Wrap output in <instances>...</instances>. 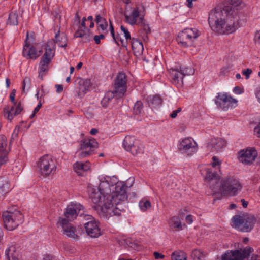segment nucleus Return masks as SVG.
<instances>
[{
  "label": "nucleus",
  "instance_id": "obj_41",
  "mask_svg": "<svg viewBox=\"0 0 260 260\" xmlns=\"http://www.w3.org/2000/svg\"><path fill=\"white\" fill-rule=\"evenodd\" d=\"M7 23L13 25L18 24V15L16 13L12 12L9 14Z\"/></svg>",
  "mask_w": 260,
  "mask_h": 260
},
{
  "label": "nucleus",
  "instance_id": "obj_40",
  "mask_svg": "<svg viewBox=\"0 0 260 260\" xmlns=\"http://www.w3.org/2000/svg\"><path fill=\"white\" fill-rule=\"evenodd\" d=\"M139 207L141 210L143 211H146L148 209H150L151 207V204L150 202L146 199H143L140 202L139 204Z\"/></svg>",
  "mask_w": 260,
  "mask_h": 260
},
{
  "label": "nucleus",
  "instance_id": "obj_26",
  "mask_svg": "<svg viewBox=\"0 0 260 260\" xmlns=\"http://www.w3.org/2000/svg\"><path fill=\"white\" fill-rule=\"evenodd\" d=\"M74 37L76 38H82L83 41L84 42H88L91 40L92 35L89 29H77L74 34Z\"/></svg>",
  "mask_w": 260,
  "mask_h": 260
},
{
  "label": "nucleus",
  "instance_id": "obj_14",
  "mask_svg": "<svg viewBox=\"0 0 260 260\" xmlns=\"http://www.w3.org/2000/svg\"><path fill=\"white\" fill-rule=\"evenodd\" d=\"M178 149L183 153L191 156L197 151L198 145L193 138L186 137L180 141Z\"/></svg>",
  "mask_w": 260,
  "mask_h": 260
},
{
  "label": "nucleus",
  "instance_id": "obj_28",
  "mask_svg": "<svg viewBox=\"0 0 260 260\" xmlns=\"http://www.w3.org/2000/svg\"><path fill=\"white\" fill-rule=\"evenodd\" d=\"M134 136H126L123 142V146L124 148L127 151L134 146V145H138V141Z\"/></svg>",
  "mask_w": 260,
  "mask_h": 260
},
{
  "label": "nucleus",
  "instance_id": "obj_20",
  "mask_svg": "<svg viewBox=\"0 0 260 260\" xmlns=\"http://www.w3.org/2000/svg\"><path fill=\"white\" fill-rule=\"evenodd\" d=\"M171 81L177 87H181L183 84V77L181 73L176 69H171L170 71Z\"/></svg>",
  "mask_w": 260,
  "mask_h": 260
},
{
  "label": "nucleus",
  "instance_id": "obj_1",
  "mask_svg": "<svg viewBox=\"0 0 260 260\" xmlns=\"http://www.w3.org/2000/svg\"><path fill=\"white\" fill-rule=\"evenodd\" d=\"M98 191L89 188L88 192L94 210L103 218L120 216L124 210L122 203L127 199L126 186L123 182L116 183V178L101 175L99 176Z\"/></svg>",
  "mask_w": 260,
  "mask_h": 260
},
{
  "label": "nucleus",
  "instance_id": "obj_11",
  "mask_svg": "<svg viewBox=\"0 0 260 260\" xmlns=\"http://www.w3.org/2000/svg\"><path fill=\"white\" fill-rule=\"evenodd\" d=\"M16 91L13 89L10 94V100L12 104L16 105V110L14 114H11L9 110V106L6 105L3 109L4 116L10 121L13 119L14 117L20 114L24 108V106L21 101L17 102L15 100V95Z\"/></svg>",
  "mask_w": 260,
  "mask_h": 260
},
{
  "label": "nucleus",
  "instance_id": "obj_4",
  "mask_svg": "<svg viewBox=\"0 0 260 260\" xmlns=\"http://www.w3.org/2000/svg\"><path fill=\"white\" fill-rule=\"evenodd\" d=\"M57 162L52 156L44 155L36 163V170L43 177L53 175L56 171Z\"/></svg>",
  "mask_w": 260,
  "mask_h": 260
},
{
  "label": "nucleus",
  "instance_id": "obj_31",
  "mask_svg": "<svg viewBox=\"0 0 260 260\" xmlns=\"http://www.w3.org/2000/svg\"><path fill=\"white\" fill-rule=\"evenodd\" d=\"M170 228L173 231H180L182 229L181 220L178 216L172 217L169 222Z\"/></svg>",
  "mask_w": 260,
  "mask_h": 260
},
{
  "label": "nucleus",
  "instance_id": "obj_36",
  "mask_svg": "<svg viewBox=\"0 0 260 260\" xmlns=\"http://www.w3.org/2000/svg\"><path fill=\"white\" fill-rule=\"evenodd\" d=\"M187 254L181 250L174 251L171 254L172 260H187Z\"/></svg>",
  "mask_w": 260,
  "mask_h": 260
},
{
  "label": "nucleus",
  "instance_id": "obj_18",
  "mask_svg": "<svg viewBox=\"0 0 260 260\" xmlns=\"http://www.w3.org/2000/svg\"><path fill=\"white\" fill-rule=\"evenodd\" d=\"M219 180V176L216 173L212 172L209 169H207L205 180L209 183V187L214 192L218 191V186L217 184Z\"/></svg>",
  "mask_w": 260,
  "mask_h": 260
},
{
  "label": "nucleus",
  "instance_id": "obj_58",
  "mask_svg": "<svg viewBox=\"0 0 260 260\" xmlns=\"http://www.w3.org/2000/svg\"><path fill=\"white\" fill-rule=\"evenodd\" d=\"M56 92L60 93L63 90V86L62 85H56Z\"/></svg>",
  "mask_w": 260,
  "mask_h": 260
},
{
  "label": "nucleus",
  "instance_id": "obj_37",
  "mask_svg": "<svg viewBox=\"0 0 260 260\" xmlns=\"http://www.w3.org/2000/svg\"><path fill=\"white\" fill-rule=\"evenodd\" d=\"M229 2L230 5L226 7H230L237 12L239 9H241L245 6V4L241 0H229Z\"/></svg>",
  "mask_w": 260,
  "mask_h": 260
},
{
  "label": "nucleus",
  "instance_id": "obj_43",
  "mask_svg": "<svg viewBox=\"0 0 260 260\" xmlns=\"http://www.w3.org/2000/svg\"><path fill=\"white\" fill-rule=\"evenodd\" d=\"M143 108V105L142 102L140 101H138L134 105L133 108L134 112L135 114L139 115L141 113Z\"/></svg>",
  "mask_w": 260,
  "mask_h": 260
},
{
  "label": "nucleus",
  "instance_id": "obj_57",
  "mask_svg": "<svg viewBox=\"0 0 260 260\" xmlns=\"http://www.w3.org/2000/svg\"><path fill=\"white\" fill-rule=\"evenodd\" d=\"M154 256L155 259L164 258L165 256L158 252H154Z\"/></svg>",
  "mask_w": 260,
  "mask_h": 260
},
{
  "label": "nucleus",
  "instance_id": "obj_24",
  "mask_svg": "<svg viewBox=\"0 0 260 260\" xmlns=\"http://www.w3.org/2000/svg\"><path fill=\"white\" fill-rule=\"evenodd\" d=\"M11 189L9 180L4 177L0 178V198L7 194Z\"/></svg>",
  "mask_w": 260,
  "mask_h": 260
},
{
  "label": "nucleus",
  "instance_id": "obj_42",
  "mask_svg": "<svg viewBox=\"0 0 260 260\" xmlns=\"http://www.w3.org/2000/svg\"><path fill=\"white\" fill-rule=\"evenodd\" d=\"M179 71L183 77L186 75H192L194 73L193 69L191 67H180Z\"/></svg>",
  "mask_w": 260,
  "mask_h": 260
},
{
  "label": "nucleus",
  "instance_id": "obj_22",
  "mask_svg": "<svg viewBox=\"0 0 260 260\" xmlns=\"http://www.w3.org/2000/svg\"><path fill=\"white\" fill-rule=\"evenodd\" d=\"M57 28V31L55 32V38L53 42V44H57L59 47H65L67 44V38L65 34H60V28L57 26L55 30Z\"/></svg>",
  "mask_w": 260,
  "mask_h": 260
},
{
  "label": "nucleus",
  "instance_id": "obj_44",
  "mask_svg": "<svg viewBox=\"0 0 260 260\" xmlns=\"http://www.w3.org/2000/svg\"><path fill=\"white\" fill-rule=\"evenodd\" d=\"M7 140L6 137L3 135H0V153L7 152Z\"/></svg>",
  "mask_w": 260,
  "mask_h": 260
},
{
  "label": "nucleus",
  "instance_id": "obj_35",
  "mask_svg": "<svg viewBox=\"0 0 260 260\" xmlns=\"http://www.w3.org/2000/svg\"><path fill=\"white\" fill-rule=\"evenodd\" d=\"M114 96H116L114 93V92H112V91H108L101 101V104L102 106L104 108L107 107L109 105V102Z\"/></svg>",
  "mask_w": 260,
  "mask_h": 260
},
{
  "label": "nucleus",
  "instance_id": "obj_27",
  "mask_svg": "<svg viewBox=\"0 0 260 260\" xmlns=\"http://www.w3.org/2000/svg\"><path fill=\"white\" fill-rule=\"evenodd\" d=\"M54 46L55 45L53 44L52 41L47 42L45 52L43 56V59H48L49 62L50 61L54 54Z\"/></svg>",
  "mask_w": 260,
  "mask_h": 260
},
{
  "label": "nucleus",
  "instance_id": "obj_60",
  "mask_svg": "<svg viewBox=\"0 0 260 260\" xmlns=\"http://www.w3.org/2000/svg\"><path fill=\"white\" fill-rule=\"evenodd\" d=\"M233 91L236 94H241L242 93L240 88L238 86L235 87Z\"/></svg>",
  "mask_w": 260,
  "mask_h": 260
},
{
  "label": "nucleus",
  "instance_id": "obj_47",
  "mask_svg": "<svg viewBox=\"0 0 260 260\" xmlns=\"http://www.w3.org/2000/svg\"><path fill=\"white\" fill-rule=\"evenodd\" d=\"M120 29H121L122 32H123V34H124V36L126 39V41L130 42L132 40V39H131L130 33H129V31L128 30V29L126 27H125L124 26H123L122 25L121 26Z\"/></svg>",
  "mask_w": 260,
  "mask_h": 260
},
{
  "label": "nucleus",
  "instance_id": "obj_29",
  "mask_svg": "<svg viewBox=\"0 0 260 260\" xmlns=\"http://www.w3.org/2000/svg\"><path fill=\"white\" fill-rule=\"evenodd\" d=\"M225 145L226 142L223 139L221 138H214L211 140L208 146L211 147L214 150H219L223 148Z\"/></svg>",
  "mask_w": 260,
  "mask_h": 260
},
{
  "label": "nucleus",
  "instance_id": "obj_30",
  "mask_svg": "<svg viewBox=\"0 0 260 260\" xmlns=\"http://www.w3.org/2000/svg\"><path fill=\"white\" fill-rule=\"evenodd\" d=\"M48 59H42L40 62L39 70H38V77L41 80L43 79V77L47 74L48 69V65L49 64Z\"/></svg>",
  "mask_w": 260,
  "mask_h": 260
},
{
  "label": "nucleus",
  "instance_id": "obj_23",
  "mask_svg": "<svg viewBox=\"0 0 260 260\" xmlns=\"http://www.w3.org/2000/svg\"><path fill=\"white\" fill-rule=\"evenodd\" d=\"M130 42L134 55L136 56H140L144 50L142 43L137 39H133Z\"/></svg>",
  "mask_w": 260,
  "mask_h": 260
},
{
  "label": "nucleus",
  "instance_id": "obj_15",
  "mask_svg": "<svg viewBox=\"0 0 260 260\" xmlns=\"http://www.w3.org/2000/svg\"><path fill=\"white\" fill-rule=\"evenodd\" d=\"M126 82V77L124 73H120L117 75L113 86V90L112 91L116 96L120 98L124 95L127 89Z\"/></svg>",
  "mask_w": 260,
  "mask_h": 260
},
{
  "label": "nucleus",
  "instance_id": "obj_52",
  "mask_svg": "<svg viewBox=\"0 0 260 260\" xmlns=\"http://www.w3.org/2000/svg\"><path fill=\"white\" fill-rule=\"evenodd\" d=\"M87 22L86 18L85 17H83L82 20V22L80 25L79 26L78 29H83V30H88L87 28L86 27V22Z\"/></svg>",
  "mask_w": 260,
  "mask_h": 260
},
{
  "label": "nucleus",
  "instance_id": "obj_5",
  "mask_svg": "<svg viewBox=\"0 0 260 260\" xmlns=\"http://www.w3.org/2000/svg\"><path fill=\"white\" fill-rule=\"evenodd\" d=\"M3 219L5 228L12 231L23 222V215L17 209H9L3 213Z\"/></svg>",
  "mask_w": 260,
  "mask_h": 260
},
{
  "label": "nucleus",
  "instance_id": "obj_56",
  "mask_svg": "<svg viewBox=\"0 0 260 260\" xmlns=\"http://www.w3.org/2000/svg\"><path fill=\"white\" fill-rule=\"evenodd\" d=\"M254 134L258 137L260 138V122L254 128Z\"/></svg>",
  "mask_w": 260,
  "mask_h": 260
},
{
  "label": "nucleus",
  "instance_id": "obj_63",
  "mask_svg": "<svg viewBox=\"0 0 260 260\" xmlns=\"http://www.w3.org/2000/svg\"><path fill=\"white\" fill-rule=\"evenodd\" d=\"M94 40L96 44H100V39L99 37H98V35H95L94 37Z\"/></svg>",
  "mask_w": 260,
  "mask_h": 260
},
{
  "label": "nucleus",
  "instance_id": "obj_48",
  "mask_svg": "<svg viewBox=\"0 0 260 260\" xmlns=\"http://www.w3.org/2000/svg\"><path fill=\"white\" fill-rule=\"evenodd\" d=\"M30 87V79L29 78H25L23 80L22 83V91L25 92V88L28 90Z\"/></svg>",
  "mask_w": 260,
  "mask_h": 260
},
{
  "label": "nucleus",
  "instance_id": "obj_9",
  "mask_svg": "<svg viewBox=\"0 0 260 260\" xmlns=\"http://www.w3.org/2000/svg\"><path fill=\"white\" fill-rule=\"evenodd\" d=\"M233 226L242 232H250L253 228L255 219L252 216L236 215L232 219Z\"/></svg>",
  "mask_w": 260,
  "mask_h": 260
},
{
  "label": "nucleus",
  "instance_id": "obj_39",
  "mask_svg": "<svg viewBox=\"0 0 260 260\" xmlns=\"http://www.w3.org/2000/svg\"><path fill=\"white\" fill-rule=\"evenodd\" d=\"M205 254L200 249H194L191 254V257L194 260H203Z\"/></svg>",
  "mask_w": 260,
  "mask_h": 260
},
{
  "label": "nucleus",
  "instance_id": "obj_54",
  "mask_svg": "<svg viewBox=\"0 0 260 260\" xmlns=\"http://www.w3.org/2000/svg\"><path fill=\"white\" fill-rule=\"evenodd\" d=\"M254 41L255 43L260 44V30L255 32Z\"/></svg>",
  "mask_w": 260,
  "mask_h": 260
},
{
  "label": "nucleus",
  "instance_id": "obj_61",
  "mask_svg": "<svg viewBox=\"0 0 260 260\" xmlns=\"http://www.w3.org/2000/svg\"><path fill=\"white\" fill-rule=\"evenodd\" d=\"M16 110V105L12 104L11 106H9V110L11 114H14V112Z\"/></svg>",
  "mask_w": 260,
  "mask_h": 260
},
{
  "label": "nucleus",
  "instance_id": "obj_8",
  "mask_svg": "<svg viewBox=\"0 0 260 260\" xmlns=\"http://www.w3.org/2000/svg\"><path fill=\"white\" fill-rule=\"evenodd\" d=\"M98 147V143L93 138L89 137L82 140L76 152L77 156L80 158H85L92 155Z\"/></svg>",
  "mask_w": 260,
  "mask_h": 260
},
{
  "label": "nucleus",
  "instance_id": "obj_25",
  "mask_svg": "<svg viewBox=\"0 0 260 260\" xmlns=\"http://www.w3.org/2000/svg\"><path fill=\"white\" fill-rule=\"evenodd\" d=\"M74 171L79 175H84V173L90 169V165L88 162L85 164L80 162H76L74 164Z\"/></svg>",
  "mask_w": 260,
  "mask_h": 260
},
{
  "label": "nucleus",
  "instance_id": "obj_50",
  "mask_svg": "<svg viewBox=\"0 0 260 260\" xmlns=\"http://www.w3.org/2000/svg\"><path fill=\"white\" fill-rule=\"evenodd\" d=\"M139 25H140L142 27V28L145 31L146 34L150 32V27H149L148 24L147 23V22L144 18V22L142 23H141V24Z\"/></svg>",
  "mask_w": 260,
  "mask_h": 260
},
{
  "label": "nucleus",
  "instance_id": "obj_16",
  "mask_svg": "<svg viewBox=\"0 0 260 260\" xmlns=\"http://www.w3.org/2000/svg\"><path fill=\"white\" fill-rule=\"evenodd\" d=\"M257 155L256 151L253 148L241 150L239 152V161L245 165H250L254 162Z\"/></svg>",
  "mask_w": 260,
  "mask_h": 260
},
{
  "label": "nucleus",
  "instance_id": "obj_32",
  "mask_svg": "<svg viewBox=\"0 0 260 260\" xmlns=\"http://www.w3.org/2000/svg\"><path fill=\"white\" fill-rule=\"evenodd\" d=\"M91 86L90 80L81 79L79 82V95L85 94Z\"/></svg>",
  "mask_w": 260,
  "mask_h": 260
},
{
  "label": "nucleus",
  "instance_id": "obj_49",
  "mask_svg": "<svg viewBox=\"0 0 260 260\" xmlns=\"http://www.w3.org/2000/svg\"><path fill=\"white\" fill-rule=\"evenodd\" d=\"M7 154H8V152L7 151L1 153V155H0V166L3 165L5 164L7 162V161L8 160Z\"/></svg>",
  "mask_w": 260,
  "mask_h": 260
},
{
  "label": "nucleus",
  "instance_id": "obj_33",
  "mask_svg": "<svg viewBox=\"0 0 260 260\" xmlns=\"http://www.w3.org/2000/svg\"><path fill=\"white\" fill-rule=\"evenodd\" d=\"M95 21L98 28L101 30L104 31L107 29L108 27L107 22L106 19L102 17L100 14L96 15Z\"/></svg>",
  "mask_w": 260,
  "mask_h": 260
},
{
  "label": "nucleus",
  "instance_id": "obj_17",
  "mask_svg": "<svg viewBox=\"0 0 260 260\" xmlns=\"http://www.w3.org/2000/svg\"><path fill=\"white\" fill-rule=\"evenodd\" d=\"M23 47V55L27 59H36L41 54V51L37 52L36 49L28 41V32H27L26 39Z\"/></svg>",
  "mask_w": 260,
  "mask_h": 260
},
{
  "label": "nucleus",
  "instance_id": "obj_10",
  "mask_svg": "<svg viewBox=\"0 0 260 260\" xmlns=\"http://www.w3.org/2000/svg\"><path fill=\"white\" fill-rule=\"evenodd\" d=\"M239 181L233 177L222 179L220 188L223 191L231 196L237 194L242 189Z\"/></svg>",
  "mask_w": 260,
  "mask_h": 260
},
{
  "label": "nucleus",
  "instance_id": "obj_6",
  "mask_svg": "<svg viewBox=\"0 0 260 260\" xmlns=\"http://www.w3.org/2000/svg\"><path fill=\"white\" fill-rule=\"evenodd\" d=\"M200 35V32L196 28H186L179 34L177 41L183 47L192 46L196 44Z\"/></svg>",
  "mask_w": 260,
  "mask_h": 260
},
{
  "label": "nucleus",
  "instance_id": "obj_7",
  "mask_svg": "<svg viewBox=\"0 0 260 260\" xmlns=\"http://www.w3.org/2000/svg\"><path fill=\"white\" fill-rule=\"evenodd\" d=\"M144 7H136L131 8V10H126L124 16L125 21L131 25H138L144 22L145 17Z\"/></svg>",
  "mask_w": 260,
  "mask_h": 260
},
{
  "label": "nucleus",
  "instance_id": "obj_64",
  "mask_svg": "<svg viewBox=\"0 0 260 260\" xmlns=\"http://www.w3.org/2000/svg\"><path fill=\"white\" fill-rule=\"evenodd\" d=\"M241 202L242 203V206L244 208H246L248 205V202L246 201L244 199L241 200Z\"/></svg>",
  "mask_w": 260,
  "mask_h": 260
},
{
  "label": "nucleus",
  "instance_id": "obj_59",
  "mask_svg": "<svg viewBox=\"0 0 260 260\" xmlns=\"http://www.w3.org/2000/svg\"><path fill=\"white\" fill-rule=\"evenodd\" d=\"M186 220L188 223L191 224L193 221L192 216L190 215H187L186 217Z\"/></svg>",
  "mask_w": 260,
  "mask_h": 260
},
{
  "label": "nucleus",
  "instance_id": "obj_38",
  "mask_svg": "<svg viewBox=\"0 0 260 260\" xmlns=\"http://www.w3.org/2000/svg\"><path fill=\"white\" fill-rule=\"evenodd\" d=\"M148 102L150 106H151L152 107H156L161 104L162 99L160 96L156 95L152 97H149L148 98Z\"/></svg>",
  "mask_w": 260,
  "mask_h": 260
},
{
  "label": "nucleus",
  "instance_id": "obj_53",
  "mask_svg": "<svg viewBox=\"0 0 260 260\" xmlns=\"http://www.w3.org/2000/svg\"><path fill=\"white\" fill-rule=\"evenodd\" d=\"M182 110V108L179 107L177 110H174L170 114V117L172 118H176L177 116L178 113H180Z\"/></svg>",
  "mask_w": 260,
  "mask_h": 260
},
{
  "label": "nucleus",
  "instance_id": "obj_51",
  "mask_svg": "<svg viewBox=\"0 0 260 260\" xmlns=\"http://www.w3.org/2000/svg\"><path fill=\"white\" fill-rule=\"evenodd\" d=\"M252 71L251 69L247 68L242 71V73L246 76L247 79L249 78L250 74L252 73Z\"/></svg>",
  "mask_w": 260,
  "mask_h": 260
},
{
  "label": "nucleus",
  "instance_id": "obj_13",
  "mask_svg": "<svg viewBox=\"0 0 260 260\" xmlns=\"http://www.w3.org/2000/svg\"><path fill=\"white\" fill-rule=\"evenodd\" d=\"M215 102L222 109L227 110L229 108L235 107L237 100L226 93H220L216 96Z\"/></svg>",
  "mask_w": 260,
  "mask_h": 260
},
{
  "label": "nucleus",
  "instance_id": "obj_55",
  "mask_svg": "<svg viewBox=\"0 0 260 260\" xmlns=\"http://www.w3.org/2000/svg\"><path fill=\"white\" fill-rule=\"evenodd\" d=\"M41 106H42V104H41V102L40 101L39 102L38 105L35 108V109H34V110L33 111V113L30 116L31 117H34L35 115V114L39 111V110L40 109V108L41 107Z\"/></svg>",
  "mask_w": 260,
  "mask_h": 260
},
{
  "label": "nucleus",
  "instance_id": "obj_46",
  "mask_svg": "<svg viewBox=\"0 0 260 260\" xmlns=\"http://www.w3.org/2000/svg\"><path fill=\"white\" fill-rule=\"evenodd\" d=\"M221 161L219 160V159L216 156H213L212 158V161L211 162V165L213 168H217L218 169H220Z\"/></svg>",
  "mask_w": 260,
  "mask_h": 260
},
{
  "label": "nucleus",
  "instance_id": "obj_34",
  "mask_svg": "<svg viewBox=\"0 0 260 260\" xmlns=\"http://www.w3.org/2000/svg\"><path fill=\"white\" fill-rule=\"evenodd\" d=\"M138 145H134V146L131 147V148L128 150V152H130L133 155H137L139 154L143 153V145L139 140L138 141Z\"/></svg>",
  "mask_w": 260,
  "mask_h": 260
},
{
  "label": "nucleus",
  "instance_id": "obj_3",
  "mask_svg": "<svg viewBox=\"0 0 260 260\" xmlns=\"http://www.w3.org/2000/svg\"><path fill=\"white\" fill-rule=\"evenodd\" d=\"M83 209L82 205L72 202L66 209L65 217L59 218L57 224L63 230V233L67 237L78 240L79 236L76 233L75 227L69 222L76 219L80 212Z\"/></svg>",
  "mask_w": 260,
  "mask_h": 260
},
{
  "label": "nucleus",
  "instance_id": "obj_45",
  "mask_svg": "<svg viewBox=\"0 0 260 260\" xmlns=\"http://www.w3.org/2000/svg\"><path fill=\"white\" fill-rule=\"evenodd\" d=\"M110 32L113 37V39L115 41V42L117 44H119L118 41L119 40L121 42V44L122 45H124V42H123V40H122L121 38V37H120V39H119V35H118L116 37H115V36L114 35V28H113L111 23H110Z\"/></svg>",
  "mask_w": 260,
  "mask_h": 260
},
{
  "label": "nucleus",
  "instance_id": "obj_19",
  "mask_svg": "<svg viewBox=\"0 0 260 260\" xmlns=\"http://www.w3.org/2000/svg\"><path fill=\"white\" fill-rule=\"evenodd\" d=\"M84 228L87 234L91 237L96 238L101 234L99 225L94 220L89 221L85 223Z\"/></svg>",
  "mask_w": 260,
  "mask_h": 260
},
{
  "label": "nucleus",
  "instance_id": "obj_62",
  "mask_svg": "<svg viewBox=\"0 0 260 260\" xmlns=\"http://www.w3.org/2000/svg\"><path fill=\"white\" fill-rule=\"evenodd\" d=\"M53 257L51 255L47 254L44 256L43 260H53Z\"/></svg>",
  "mask_w": 260,
  "mask_h": 260
},
{
  "label": "nucleus",
  "instance_id": "obj_21",
  "mask_svg": "<svg viewBox=\"0 0 260 260\" xmlns=\"http://www.w3.org/2000/svg\"><path fill=\"white\" fill-rule=\"evenodd\" d=\"M8 260H21L22 256L18 249L14 246H11L5 251Z\"/></svg>",
  "mask_w": 260,
  "mask_h": 260
},
{
  "label": "nucleus",
  "instance_id": "obj_12",
  "mask_svg": "<svg viewBox=\"0 0 260 260\" xmlns=\"http://www.w3.org/2000/svg\"><path fill=\"white\" fill-rule=\"evenodd\" d=\"M253 251V249L246 247L241 251L240 250H228L221 256L220 260H244Z\"/></svg>",
  "mask_w": 260,
  "mask_h": 260
},
{
  "label": "nucleus",
  "instance_id": "obj_2",
  "mask_svg": "<svg viewBox=\"0 0 260 260\" xmlns=\"http://www.w3.org/2000/svg\"><path fill=\"white\" fill-rule=\"evenodd\" d=\"M238 20L237 12L230 7L222 8L217 6L210 11L208 17L211 29L221 35L234 32L237 28Z\"/></svg>",
  "mask_w": 260,
  "mask_h": 260
}]
</instances>
